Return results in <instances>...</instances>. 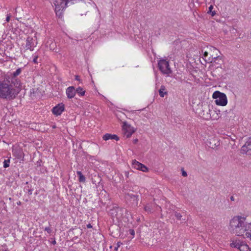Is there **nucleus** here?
Returning <instances> with one entry per match:
<instances>
[{
  "label": "nucleus",
  "instance_id": "20e7f679",
  "mask_svg": "<svg viewBox=\"0 0 251 251\" xmlns=\"http://www.w3.org/2000/svg\"><path fill=\"white\" fill-rule=\"evenodd\" d=\"M213 98L216 99L215 100L217 105L225 106L227 104V100L226 95L219 91H215L213 94Z\"/></svg>",
  "mask_w": 251,
  "mask_h": 251
},
{
  "label": "nucleus",
  "instance_id": "4c0bfd02",
  "mask_svg": "<svg viewBox=\"0 0 251 251\" xmlns=\"http://www.w3.org/2000/svg\"><path fill=\"white\" fill-rule=\"evenodd\" d=\"M125 176L127 178L129 176V172H125Z\"/></svg>",
  "mask_w": 251,
  "mask_h": 251
},
{
  "label": "nucleus",
  "instance_id": "a211bd4d",
  "mask_svg": "<svg viewBox=\"0 0 251 251\" xmlns=\"http://www.w3.org/2000/svg\"><path fill=\"white\" fill-rule=\"evenodd\" d=\"M102 139L105 141H107L109 139H113L118 141L119 140V137L116 134L106 133L103 136Z\"/></svg>",
  "mask_w": 251,
  "mask_h": 251
},
{
  "label": "nucleus",
  "instance_id": "4be33fe9",
  "mask_svg": "<svg viewBox=\"0 0 251 251\" xmlns=\"http://www.w3.org/2000/svg\"><path fill=\"white\" fill-rule=\"evenodd\" d=\"M77 175L79 176V181L80 182H85V177L81 173L80 171H77Z\"/></svg>",
  "mask_w": 251,
  "mask_h": 251
},
{
  "label": "nucleus",
  "instance_id": "c85d7f7f",
  "mask_svg": "<svg viewBox=\"0 0 251 251\" xmlns=\"http://www.w3.org/2000/svg\"><path fill=\"white\" fill-rule=\"evenodd\" d=\"M38 58V55H35L33 56V62L35 63V64H37L38 63V61H37V59Z\"/></svg>",
  "mask_w": 251,
  "mask_h": 251
},
{
  "label": "nucleus",
  "instance_id": "7ed1b4c3",
  "mask_svg": "<svg viewBox=\"0 0 251 251\" xmlns=\"http://www.w3.org/2000/svg\"><path fill=\"white\" fill-rule=\"evenodd\" d=\"M109 214L113 218L125 222L128 221V218L130 216V213L126 209L117 206L111 209Z\"/></svg>",
  "mask_w": 251,
  "mask_h": 251
},
{
  "label": "nucleus",
  "instance_id": "e433bc0d",
  "mask_svg": "<svg viewBox=\"0 0 251 251\" xmlns=\"http://www.w3.org/2000/svg\"><path fill=\"white\" fill-rule=\"evenodd\" d=\"M10 16H10V14L9 15H8V14L7 15V17H6V21L7 22H8L9 21L10 18Z\"/></svg>",
  "mask_w": 251,
  "mask_h": 251
},
{
  "label": "nucleus",
  "instance_id": "aec40b11",
  "mask_svg": "<svg viewBox=\"0 0 251 251\" xmlns=\"http://www.w3.org/2000/svg\"><path fill=\"white\" fill-rule=\"evenodd\" d=\"M239 250L240 251H251V249L243 241L241 245H240Z\"/></svg>",
  "mask_w": 251,
  "mask_h": 251
},
{
  "label": "nucleus",
  "instance_id": "a19ab883",
  "mask_svg": "<svg viewBox=\"0 0 251 251\" xmlns=\"http://www.w3.org/2000/svg\"><path fill=\"white\" fill-rule=\"evenodd\" d=\"M210 13H211V16H214L216 14V13L214 11H211V12Z\"/></svg>",
  "mask_w": 251,
  "mask_h": 251
},
{
  "label": "nucleus",
  "instance_id": "f257e3e1",
  "mask_svg": "<svg viewBox=\"0 0 251 251\" xmlns=\"http://www.w3.org/2000/svg\"><path fill=\"white\" fill-rule=\"evenodd\" d=\"M251 223L246 222V218L240 216H234L230 221L229 230L237 236H242L245 231L250 230Z\"/></svg>",
  "mask_w": 251,
  "mask_h": 251
},
{
  "label": "nucleus",
  "instance_id": "f03ea898",
  "mask_svg": "<svg viewBox=\"0 0 251 251\" xmlns=\"http://www.w3.org/2000/svg\"><path fill=\"white\" fill-rule=\"evenodd\" d=\"M19 93L13 87H10V84L5 79L0 81V98L9 100L14 99Z\"/></svg>",
  "mask_w": 251,
  "mask_h": 251
},
{
  "label": "nucleus",
  "instance_id": "79ce46f5",
  "mask_svg": "<svg viewBox=\"0 0 251 251\" xmlns=\"http://www.w3.org/2000/svg\"><path fill=\"white\" fill-rule=\"evenodd\" d=\"M230 199L231 201H234L235 199H234V198L233 196H231L230 197Z\"/></svg>",
  "mask_w": 251,
  "mask_h": 251
},
{
  "label": "nucleus",
  "instance_id": "c756f323",
  "mask_svg": "<svg viewBox=\"0 0 251 251\" xmlns=\"http://www.w3.org/2000/svg\"><path fill=\"white\" fill-rule=\"evenodd\" d=\"M44 230L47 231L49 234H50L52 232V230L50 229V227H46L44 229Z\"/></svg>",
  "mask_w": 251,
  "mask_h": 251
},
{
  "label": "nucleus",
  "instance_id": "cd10ccee",
  "mask_svg": "<svg viewBox=\"0 0 251 251\" xmlns=\"http://www.w3.org/2000/svg\"><path fill=\"white\" fill-rule=\"evenodd\" d=\"M208 54L209 53L207 51H205L203 53V56L206 61V59H208V58H210V56H208Z\"/></svg>",
  "mask_w": 251,
  "mask_h": 251
},
{
  "label": "nucleus",
  "instance_id": "f704fd0d",
  "mask_svg": "<svg viewBox=\"0 0 251 251\" xmlns=\"http://www.w3.org/2000/svg\"><path fill=\"white\" fill-rule=\"evenodd\" d=\"M75 79L76 80L79 81V82L82 83L81 80L80 79V78H79V75H76L75 76Z\"/></svg>",
  "mask_w": 251,
  "mask_h": 251
},
{
  "label": "nucleus",
  "instance_id": "412c9836",
  "mask_svg": "<svg viewBox=\"0 0 251 251\" xmlns=\"http://www.w3.org/2000/svg\"><path fill=\"white\" fill-rule=\"evenodd\" d=\"M76 93H77L80 96H83L85 95V91L83 90V89L79 87L75 89Z\"/></svg>",
  "mask_w": 251,
  "mask_h": 251
},
{
  "label": "nucleus",
  "instance_id": "4468645a",
  "mask_svg": "<svg viewBox=\"0 0 251 251\" xmlns=\"http://www.w3.org/2000/svg\"><path fill=\"white\" fill-rule=\"evenodd\" d=\"M243 242V241H241L237 238H233L230 240V246L232 248H236L239 250L240 245H241Z\"/></svg>",
  "mask_w": 251,
  "mask_h": 251
},
{
  "label": "nucleus",
  "instance_id": "9d476101",
  "mask_svg": "<svg viewBox=\"0 0 251 251\" xmlns=\"http://www.w3.org/2000/svg\"><path fill=\"white\" fill-rule=\"evenodd\" d=\"M123 129L125 136H126V138L130 137L135 131L133 127L131 126L130 125L127 124L126 122L124 123Z\"/></svg>",
  "mask_w": 251,
  "mask_h": 251
},
{
  "label": "nucleus",
  "instance_id": "0eeeda50",
  "mask_svg": "<svg viewBox=\"0 0 251 251\" xmlns=\"http://www.w3.org/2000/svg\"><path fill=\"white\" fill-rule=\"evenodd\" d=\"M4 79L7 83L10 84V87H13L15 89L17 88V89H16V90H19L20 91V88L21 86V82L17 77L7 75L5 76Z\"/></svg>",
  "mask_w": 251,
  "mask_h": 251
},
{
  "label": "nucleus",
  "instance_id": "ddd939ff",
  "mask_svg": "<svg viewBox=\"0 0 251 251\" xmlns=\"http://www.w3.org/2000/svg\"><path fill=\"white\" fill-rule=\"evenodd\" d=\"M111 235L116 238L120 235V228L117 225H113L109 227Z\"/></svg>",
  "mask_w": 251,
  "mask_h": 251
},
{
  "label": "nucleus",
  "instance_id": "c9c22d12",
  "mask_svg": "<svg viewBox=\"0 0 251 251\" xmlns=\"http://www.w3.org/2000/svg\"><path fill=\"white\" fill-rule=\"evenodd\" d=\"M213 8V6L212 5H211L209 7V8H208V13H211V11H212Z\"/></svg>",
  "mask_w": 251,
  "mask_h": 251
},
{
  "label": "nucleus",
  "instance_id": "2f4dec72",
  "mask_svg": "<svg viewBox=\"0 0 251 251\" xmlns=\"http://www.w3.org/2000/svg\"><path fill=\"white\" fill-rule=\"evenodd\" d=\"M122 244V243H121V242H118L117 243V246L116 247H115L114 248V251H117L118 250V248Z\"/></svg>",
  "mask_w": 251,
  "mask_h": 251
},
{
  "label": "nucleus",
  "instance_id": "ea45409f",
  "mask_svg": "<svg viewBox=\"0 0 251 251\" xmlns=\"http://www.w3.org/2000/svg\"><path fill=\"white\" fill-rule=\"evenodd\" d=\"M87 227L88 228H92V226L90 224H88L87 225Z\"/></svg>",
  "mask_w": 251,
  "mask_h": 251
},
{
  "label": "nucleus",
  "instance_id": "5701e85b",
  "mask_svg": "<svg viewBox=\"0 0 251 251\" xmlns=\"http://www.w3.org/2000/svg\"><path fill=\"white\" fill-rule=\"evenodd\" d=\"M22 70V68H18L16 70L15 72H14L12 74H11V75L10 76H12L14 77H17V76L19 75Z\"/></svg>",
  "mask_w": 251,
  "mask_h": 251
},
{
  "label": "nucleus",
  "instance_id": "423d86ee",
  "mask_svg": "<svg viewBox=\"0 0 251 251\" xmlns=\"http://www.w3.org/2000/svg\"><path fill=\"white\" fill-rule=\"evenodd\" d=\"M159 70L164 74L169 75L172 73L168 61L165 59L159 60L158 63Z\"/></svg>",
  "mask_w": 251,
  "mask_h": 251
},
{
  "label": "nucleus",
  "instance_id": "f3484780",
  "mask_svg": "<svg viewBox=\"0 0 251 251\" xmlns=\"http://www.w3.org/2000/svg\"><path fill=\"white\" fill-rule=\"evenodd\" d=\"M33 39L32 37H28L26 40L25 48L26 50H29L31 51L33 50V48L32 46Z\"/></svg>",
  "mask_w": 251,
  "mask_h": 251
},
{
  "label": "nucleus",
  "instance_id": "dca6fc26",
  "mask_svg": "<svg viewBox=\"0 0 251 251\" xmlns=\"http://www.w3.org/2000/svg\"><path fill=\"white\" fill-rule=\"evenodd\" d=\"M138 189L136 186L130 187L128 190L125 191V197H130V195H135V194H139Z\"/></svg>",
  "mask_w": 251,
  "mask_h": 251
},
{
  "label": "nucleus",
  "instance_id": "2eb2a0df",
  "mask_svg": "<svg viewBox=\"0 0 251 251\" xmlns=\"http://www.w3.org/2000/svg\"><path fill=\"white\" fill-rule=\"evenodd\" d=\"M66 95L67 96L68 98H69V99L73 98L76 94V91H75V87L70 86V87H68L66 89Z\"/></svg>",
  "mask_w": 251,
  "mask_h": 251
},
{
  "label": "nucleus",
  "instance_id": "473e14b6",
  "mask_svg": "<svg viewBox=\"0 0 251 251\" xmlns=\"http://www.w3.org/2000/svg\"><path fill=\"white\" fill-rule=\"evenodd\" d=\"M182 176H184V177H186L187 176V174L186 173V172H185V171H184L183 169H182Z\"/></svg>",
  "mask_w": 251,
  "mask_h": 251
},
{
  "label": "nucleus",
  "instance_id": "a878e982",
  "mask_svg": "<svg viewBox=\"0 0 251 251\" xmlns=\"http://www.w3.org/2000/svg\"><path fill=\"white\" fill-rule=\"evenodd\" d=\"M145 210L148 213L151 212V208L150 205H147L144 207Z\"/></svg>",
  "mask_w": 251,
  "mask_h": 251
},
{
  "label": "nucleus",
  "instance_id": "8fccbe9b",
  "mask_svg": "<svg viewBox=\"0 0 251 251\" xmlns=\"http://www.w3.org/2000/svg\"><path fill=\"white\" fill-rule=\"evenodd\" d=\"M52 127H53V128H55V126H52Z\"/></svg>",
  "mask_w": 251,
  "mask_h": 251
},
{
  "label": "nucleus",
  "instance_id": "49530a36",
  "mask_svg": "<svg viewBox=\"0 0 251 251\" xmlns=\"http://www.w3.org/2000/svg\"><path fill=\"white\" fill-rule=\"evenodd\" d=\"M134 231H133V230L130 232V233H131V234H134Z\"/></svg>",
  "mask_w": 251,
  "mask_h": 251
},
{
  "label": "nucleus",
  "instance_id": "58836bf2",
  "mask_svg": "<svg viewBox=\"0 0 251 251\" xmlns=\"http://www.w3.org/2000/svg\"><path fill=\"white\" fill-rule=\"evenodd\" d=\"M138 141V140L137 139H135L133 141V143L134 144H136Z\"/></svg>",
  "mask_w": 251,
  "mask_h": 251
},
{
  "label": "nucleus",
  "instance_id": "37998d69",
  "mask_svg": "<svg viewBox=\"0 0 251 251\" xmlns=\"http://www.w3.org/2000/svg\"><path fill=\"white\" fill-rule=\"evenodd\" d=\"M34 93V89H32L30 90V94H31V95H32V94H33Z\"/></svg>",
  "mask_w": 251,
  "mask_h": 251
},
{
  "label": "nucleus",
  "instance_id": "1a4fd4ad",
  "mask_svg": "<svg viewBox=\"0 0 251 251\" xmlns=\"http://www.w3.org/2000/svg\"><path fill=\"white\" fill-rule=\"evenodd\" d=\"M241 153L251 155V137L248 138L245 144L242 147Z\"/></svg>",
  "mask_w": 251,
  "mask_h": 251
},
{
  "label": "nucleus",
  "instance_id": "9b49d317",
  "mask_svg": "<svg viewBox=\"0 0 251 251\" xmlns=\"http://www.w3.org/2000/svg\"><path fill=\"white\" fill-rule=\"evenodd\" d=\"M65 110L64 104L63 103H58L57 105L53 107L52 112L56 116L60 115L62 112Z\"/></svg>",
  "mask_w": 251,
  "mask_h": 251
},
{
  "label": "nucleus",
  "instance_id": "a18cd8bd",
  "mask_svg": "<svg viewBox=\"0 0 251 251\" xmlns=\"http://www.w3.org/2000/svg\"><path fill=\"white\" fill-rule=\"evenodd\" d=\"M213 50H216V51H218L215 48H213Z\"/></svg>",
  "mask_w": 251,
  "mask_h": 251
},
{
  "label": "nucleus",
  "instance_id": "b1692460",
  "mask_svg": "<svg viewBox=\"0 0 251 251\" xmlns=\"http://www.w3.org/2000/svg\"><path fill=\"white\" fill-rule=\"evenodd\" d=\"M165 89V87L164 86L162 85L161 86V88L159 90V95L161 97H164L165 94H167V92H164Z\"/></svg>",
  "mask_w": 251,
  "mask_h": 251
},
{
  "label": "nucleus",
  "instance_id": "393cba45",
  "mask_svg": "<svg viewBox=\"0 0 251 251\" xmlns=\"http://www.w3.org/2000/svg\"><path fill=\"white\" fill-rule=\"evenodd\" d=\"M10 159L4 160L3 162V167L6 168L9 166Z\"/></svg>",
  "mask_w": 251,
  "mask_h": 251
},
{
  "label": "nucleus",
  "instance_id": "6e6552de",
  "mask_svg": "<svg viewBox=\"0 0 251 251\" xmlns=\"http://www.w3.org/2000/svg\"><path fill=\"white\" fill-rule=\"evenodd\" d=\"M206 61L211 63L213 67L214 66L217 68H221V66L224 62L221 56H213V55L211 54L210 55V58H208V59H206Z\"/></svg>",
  "mask_w": 251,
  "mask_h": 251
},
{
  "label": "nucleus",
  "instance_id": "39448f33",
  "mask_svg": "<svg viewBox=\"0 0 251 251\" xmlns=\"http://www.w3.org/2000/svg\"><path fill=\"white\" fill-rule=\"evenodd\" d=\"M125 199L128 205L133 208L137 207L138 202L140 201L139 194L131 195L130 197H125Z\"/></svg>",
  "mask_w": 251,
  "mask_h": 251
},
{
  "label": "nucleus",
  "instance_id": "72a5a7b5",
  "mask_svg": "<svg viewBox=\"0 0 251 251\" xmlns=\"http://www.w3.org/2000/svg\"><path fill=\"white\" fill-rule=\"evenodd\" d=\"M25 189H26L28 191V195H31L32 194V189H27L26 188H25Z\"/></svg>",
  "mask_w": 251,
  "mask_h": 251
},
{
  "label": "nucleus",
  "instance_id": "f8f14e48",
  "mask_svg": "<svg viewBox=\"0 0 251 251\" xmlns=\"http://www.w3.org/2000/svg\"><path fill=\"white\" fill-rule=\"evenodd\" d=\"M132 166L134 168L142 171L144 172H147L148 171V168L145 165L139 162L136 160L132 161Z\"/></svg>",
  "mask_w": 251,
  "mask_h": 251
},
{
  "label": "nucleus",
  "instance_id": "6ab92c4d",
  "mask_svg": "<svg viewBox=\"0 0 251 251\" xmlns=\"http://www.w3.org/2000/svg\"><path fill=\"white\" fill-rule=\"evenodd\" d=\"M207 145L209 146V147L212 149H214L216 147L219 146L220 143L219 141H216V140L213 139L212 140V142H208L207 144Z\"/></svg>",
  "mask_w": 251,
  "mask_h": 251
},
{
  "label": "nucleus",
  "instance_id": "c03bdc74",
  "mask_svg": "<svg viewBox=\"0 0 251 251\" xmlns=\"http://www.w3.org/2000/svg\"><path fill=\"white\" fill-rule=\"evenodd\" d=\"M17 204L18 205H21V201H19L17 202Z\"/></svg>",
  "mask_w": 251,
  "mask_h": 251
},
{
  "label": "nucleus",
  "instance_id": "7c9ffc66",
  "mask_svg": "<svg viewBox=\"0 0 251 251\" xmlns=\"http://www.w3.org/2000/svg\"><path fill=\"white\" fill-rule=\"evenodd\" d=\"M250 231L251 232H246L245 235H246V237H247V238L250 237V238H251V226Z\"/></svg>",
  "mask_w": 251,
  "mask_h": 251
},
{
  "label": "nucleus",
  "instance_id": "09e8293b",
  "mask_svg": "<svg viewBox=\"0 0 251 251\" xmlns=\"http://www.w3.org/2000/svg\"><path fill=\"white\" fill-rule=\"evenodd\" d=\"M12 199L11 198H9V200L11 201Z\"/></svg>",
  "mask_w": 251,
  "mask_h": 251
},
{
  "label": "nucleus",
  "instance_id": "bb28decb",
  "mask_svg": "<svg viewBox=\"0 0 251 251\" xmlns=\"http://www.w3.org/2000/svg\"><path fill=\"white\" fill-rule=\"evenodd\" d=\"M175 216L177 220H181L182 215L179 213L175 212Z\"/></svg>",
  "mask_w": 251,
  "mask_h": 251
},
{
  "label": "nucleus",
  "instance_id": "de8ad7c7",
  "mask_svg": "<svg viewBox=\"0 0 251 251\" xmlns=\"http://www.w3.org/2000/svg\"><path fill=\"white\" fill-rule=\"evenodd\" d=\"M56 243V241L55 240H54L53 241H52V244H55Z\"/></svg>",
  "mask_w": 251,
  "mask_h": 251
}]
</instances>
